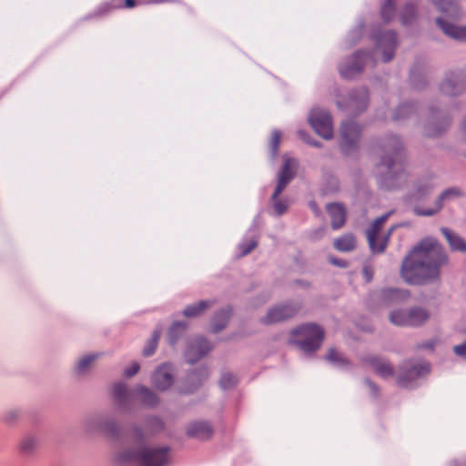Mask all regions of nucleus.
Returning <instances> with one entry per match:
<instances>
[{"label": "nucleus", "instance_id": "25", "mask_svg": "<svg viewBox=\"0 0 466 466\" xmlns=\"http://www.w3.org/2000/svg\"><path fill=\"white\" fill-rule=\"evenodd\" d=\"M161 336V329H156L148 340L147 346L143 350V355L149 357L153 355L157 348V344Z\"/></svg>", "mask_w": 466, "mask_h": 466}, {"label": "nucleus", "instance_id": "23", "mask_svg": "<svg viewBox=\"0 0 466 466\" xmlns=\"http://www.w3.org/2000/svg\"><path fill=\"white\" fill-rule=\"evenodd\" d=\"M204 356V347L200 341L196 342L194 345H190L186 352L187 362L194 364L196 361L200 360Z\"/></svg>", "mask_w": 466, "mask_h": 466}, {"label": "nucleus", "instance_id": "37", "mask_svg": "<svg viewBox=\"0 0 466 466\" xmlns=\"http://www.w3.org/2000/svg\"><path fill=\"white\" fill-rule=\"evenodd\" d=\"M442 90L448 95H457L462 89L457 87V84H451L450 81L443 84Z\"/></svg>", "mask_w": 466, "mask_h": 466}, {"label": "nucleus", "instance_id": "15", "mask_svg": "<svg viewBox=\"0 0 466 466\" xmlns=\"http://www.w3.org/2000/svg\"><path fill=\"white\" fill-rule=\"evenodd\" d=\"M173 383V375L167 365L160 366L153 375V384L160 390H165Z\"/></svg>", "mask_w": 466, "mask_h": 466}, {"label": "nucleus", "instance_id": "2", "mask_svg": "<svg viewBox=\"0 0 466 466\" xmlns=\"http://www.w3.org/2000/svg\"><path fill=\"white\" fill-rule=\"evenodd\" d=\"M168 461L169 449L167 447L127 449L116 456V461L119 464L136 463L138 466H167Z\"/></svg>", "mask_w": 466, "mask_h": 466}, {"label": "nucleus", "instance_id": "12", "mask_svg": "<svg viewBox=\"0 0 466 466\" xmlns=\"http://www.w3.org/2000/svg\"><path fill=\"white\" fill-rule=\"evenodd\" d=\"M299 308L295 304L279 305L271 308L262 321L265 324H273L281 320H285L295 316Z\"/></svg>", "mask_w": 466, "mask_h": 466}, {"label": "nucleus", "instance_id": "26", "mask_svg": "<svg viewBox=\"0 0 466 466\" xmlns=\"http://www.w3.org/2000/svg\"><path fill=\"white\" fill-rule=\"evenodd\" d=\"M432 185L430 183L420 184L414 193L410 197V201H419L425 198V197L430 193Z\"/></svg>", "mask_w": 466, "mask_h": 466}, {"label": "nucleus", "instance_id": "40", "mask_svg": "<svg viewBox=\"0 0 466 466\" xmlns=\"http://www.w3.org/2000/svg\"><path fill=\"white\" fill-rule=\"evenodd\" d=\"M203 430H204V426L201 422H199V423L191 425L187 430V433L190 436H194V435L201 432Z\"/></svg>", "mask_w": 466, "mask_h": 466}, {"label": "nucleus", "instance_id": "27", "mask_svg": "<svg viewBox=\"0 0 466 466\" xmlns=\"http://www.w3.org/2000/svg\"><path fill=\"white\" fill-rule=\"evenodd\" d=\"M429 371V365L426 363L419 364L408 368V374L405 376V380H412Z\"/></svg>", "mask_w": 466, "mask_h": 466}, {"label": "nucleus", "instance_id": "51", "mask_svg": "<svg viewBox=\"0 0 466 466\" xmlns=\"http://www.w3.org/2000/svg\"><path fill=\"white\" fill-rule=\"evenodd\" d=\"M400 117H402V116H400L399 114L395 116L396 119H399Z\"/></svg>", "mask_w": 466, "mask_h": 466}, {"label": "nucleus", "instance_id": "6", "mask_svg": "<svg viewBox=\"0 0 466 466\" xmlns=\"http://www.w3.org/2000/svg\"><path fill=\"white\" fill-rule=\"evenodd\" d=\"M295 167L296 161L292 158H287L279 173L278 185L273 194L274 208L278 215L283 214L288 208L287 202L278 198L292 179Z\"/></svg>", "mask_w": 466, "mask_h": 466}, {"label": "nucleus", "instance_id": "35", "mask_svg": "<svg viewBox=\"0 0 466 466\" xmlns=\"http://www.w3.org/2000/svg\"><path fill=\"white\" fill-rule=\"evenodd\" d=\"M36 445V441L32 437L25 438L20 443V449L24 452H30Z\"/></svg>", "mask_w": 466, "mask_h": 466}, {"label": "nucleus", "instance_id": "45", "mask_svg": "<svg viewBox=\"0 0 466 466\" xmlns=\"http://www.w3.org/2000/svg\"><path fill=\"white\" fill-rule=\"evenodd\" d=\"M299 137H300L301 139H303V140L307 141L308 143H309V144H313L311 141H309V140H308V139H307V137H306L307 136H306V133H305L304 131H299Z\"/></svg>", "mask_w": 466, "mask_h": 466}, {"label": "nucleus", "instance_id": "29", "mask_svg": "<svg viewBox=\"0 0 466 466\" xmlns=\"http://www.w3.org/2000/svg\"><path fill=\"white\" fill-rule=\"evenodd\" d=\"M238 381V380L237 376L230 372H224L221 376L219 383L223 389L227 390L235 387Z\"/></svg>", "mask_w": 466, "mask_h": 466}, {"label": "nucleus", "instance_id": "13", "mask_svg": "<svg viewBox=\"0 0 466 466\" xmlns=\"http://www.w3.org/2000/svg\"><path fill=\"white\" fill-rule=\"evenodd\" d=\"M396 44L397 36L393 31H386L378 38L377 46L379 49H382L384 62L392 59Z\"/></svg>", "mask_w": 466, "mask_h": 466}, {"label": "nucleus", "instance_id": "43", "mask_svg": "<svg viewBox=\"0 0 466 466\" xmlns=\"http://www.w3.org/2000/svg\"><path fill=\"white\" fill-rule=\"evenodd\" d=\"M135 5H136L135 0H125V3H124L125 7H127V8H132L135 6Z\"/></svg>", "mask_w": 466, "mask_h": 466}, {"label": "nucleus", "instance_id": "9", "mask_svg": "<svg viewBox=\"0 0 466 466\" xmlns=\"http://www.w3.org/2000/svg\"><path fill=\"white\" fill-rule=\"evenodd\" d=\"M389 216L390 214H387L376 219L367 232L370 247L374 252H383L387 247L388 238L380 236V232Z\"/></svg>", "mask_w": 466, "mask_h": 466}, {"label": "nucleus", "instance_id": "11", "mask_svg": "<svg viewBox=\"0 0 466 466\" xmlns=\"http://www.w3.org/2000/svg\"><path fill=\"white\" fill-rule=\"evenodd\" d=\"M370 57V54L367 52H357L349 61L343 63L339 67L340 75L345 78H351L355 75L361 72L366 63V60Z\"/></svg>", "mask_w": 466, "mask_h": 466}, {"label": "nucleus", "instance_id": "5", "mask_svg": "<svg viewBox=\"0 0 466 466\" xmlns=\"http://www.w3.org/2000/svg\"><path fill=\"white\" fill-rule=\"evenodd\" d=\"M112 394L115 401L119 406H126L130 403L133 395L140 397L141 401L146 405H155L157 402V395L148 388L144 386H137L133 390H129L126 384L119 382L114 384L112 388Z\"/></svg>", "mask_w": 466, "mask_h": 466}, {"label": "nucleus", "instance_id": "17", "mask_svg": "<svg viewBox=\"0 0 466 466\" xmlns=\"http://www.w3.org/2000/svg\"><path fill=\"white\" fill-rule=\"evenodd\" d=\"M328 213L331 218V224L334 229H338L344 225L346 212L339 204H330L327 207Z\"/></svg>", "mask_w": 466, "mask_h": 466}, {"label": "nucleus", "instance_id": "42", "mask_svg": "<svg viewBox=\"0 0 466 466\" xmlns=\"http://www.w3.org/2000/svg\"><path fill=\"white\" fill-rule=\"evenodd\" d=\"M330 262L334 265H337V266H339V267H346L347 266V263L343 260H339V259H336L334 258H329Z\"/></svg>", "mask_w": 466, "mask_h": 466}, {"label": "nucleus", "instance_id": "44", "mask_svg": "<svg viewBox=\"0 0 466 466\" xmlns=\"http://www.w3.org/2000/svg\"><path fill=\"white\" fill-rule=\"evenodd\" d=\"M363 272H364V275H365V277L367 279V281H370V279L372 278L370 270L368 268H365Z\"/></svg>", "mask_w": 466, "mask_h": 466}, {"label": "nucleus", "instance_id": "31", "mask_svg": "<svg viewBox=\"0 0 466 466\" xmlns=\"http://www.w3.org/2000/svg\"><path fill=\"white\" fill-rule=\"evenodd\" d=\"M368 103V94L366 90H361L360 96L359 98L352 97L350 98V107L357 106L358 108H360L361 110L365 109Z\"/></svg>", "mask_w": 466, "mask_h": 466}, {"label": "nucleus", "instance_id": "38", "mask_svg": "<svg viewBox=\"0 0 466 466\" xmlns=\"http://www.w3.org/2000/svg\"><path fill=\"white\" fill-rule=\"evenodd\" d=\"M415 15V8L413 5H407L405 7L404 13L402 14V22L404 24H409L410 22L411 17Z\"/></svg>", "mask_w": 466, "mask_h": 466}, {"label": "nucleus", "instance_id": "50", "mask_svg": "<svg viewBox=\"0 0 466 466\" xmlns=\"http://www.w3.org/2000/svg\"><path fill=\"white\" fill-rule=\"evenodd\" d=\"M164 0H149L148 2L149 3H161L163 2Z\"/></svg>", "mask_w": 466, "mask_h": 466}, {"label": "nucleus", "instance_id": "47", "mask_svg": "<svg viewBox=\"0 0 466 466\" xmlns=\"http://www.w3.org/2000/svg\"><path fill=\"white\" fill-rule=\"evenodd\" d=\"M452 466H466V461L454 462Z\"/></svg>", "mask_w": 466, "mask_h": 466}, {"label": "nucleus", "instance_id": "7", "mask_svg": "<svg viewBox=\"0 0 466 466\" xmlns=\"http://www.w3.org/2000/svg\"><path fill=\"white\" fill-rule=\"evenodd\" d=\"M428 319L429 313L422 308L394 310L390 315V322L397 326H419Z\"/></svg>", "mask_w": 466, "mask_h": 466}, {"label": "nucleus", "instance_id": "39", "mask_svg": "<svg viewBox=\"0 0 466 466\" xmlns=\"http://www.w3.org/2000/svg\"><path fill=\"white\" fill-rule=\"evenodd\" d=\"M139 369V364L137 362H133L131 366L125 370L124 374L126 377H132L138 372Z\"/></svg>", "mask_w": 466, "mask_h": 466}, {"label": "nucleus", "instance_id": "34", "mask_svg": "<svg viewBox=\"0 0 466 466\" xmlns=\"http://www.w3.org/2000/svg\"><path fill=\"white\" fill-rule=\"evenodd\" d=\"M394 2L395 0H385L381 8V15L385 20H390L394 14Z\"/></svg>", "mask_w": 466, "mask_h": 466}, {"label": "nucleus", "instance_id": "18", "mask_svg": "<svg viewBox=\"0 0 466 466\" xmlns=\"http://www.w3.org/2000/svg\"><path fill=\"white\" fill-rule=\"evenodd\" d=\"M370 366L378 375L387 378L393 374V369L391 365L386 360L373 357L370 360Z\"/></svg>", "mask_w": 466, "mask_h": 466}, {"label": "nucleus", "instance_id": "22", "mask_svg": "<svg viewBox=\"0 0 466 466\" xmlns=\"http://www.w3.org/2000/svg\"><path fill=\"white\" fill-rule=\"evenodd\" d=\"M187 325L181 321H175L168 329V341L170 344H175L177 340L184 334Z\"/></svg>", "mask_w": 466, "mask_h": 466}, {"label": "nucleus", "instance_id": "49", "mask_svg": "<svg viewBox=\"0 0 466 466\" xmlns=\"http://www.w3.org/2000/svg\"><path fill=\"white\" fill-rule=\"evenodd\" d=\"M400 110H405V111H407V112H408V111H410V106H402V107L400 108Z\"/></svg>", "mask_w": 466, "mask_h": 466}, {"label": "nucleus", "instance_id": "41", "mask_svg": "<svg viewBox=\"0 0 466 466\" xmlns=\"http://www.w3.org/2000/svg\"><path fill=\"white\" fill-rule=\"evenodd\" d=\"M454 352L459 356L466 358V342L464 344L455 346Z\"/></svg>", "mask_w": 466, "mask_h": 466}, {"label": "nucleus", "instance_id": "36", "mask_svg": "<svg viewBox=\"0 0 466 466\" xmlns=\"http://www.w3.org/2000/svg\"><path fill=\"white\" fill-rule=\"evenodd\" d=\"M282 135L279 131H274L271 137V148L274 155L278 154Z\"/></svg>", "mask_w": 466, "mask_h": 466}, {"label": "nucleus", "instance_id": "19", "mask_svg": "<svg viewBox=\"0 0 466 466\" xmlns=\"http://www.w3.org/2000/svg\"><path fill=\"white\" fill-rule=\"evenodd\" d=\"M436 6L447 16L452 19L459 17L460 10L456 2L453 0H435Z\"/></svg>", "mask_w": 466, "mask_h": 466}, {"label": "nucleus", "instance_id": "14", "mask_svg": "<svg viewBox=\"0 0 466 466\" xmlns=\"http://www.w3.org/2000/svg\"><path fill=\"white\" fill-rule=\"evenodd\" d=\"M461 196V192L459 189L457 188H450L446 191H444L441 197L439 198L438 201L435 203L434 207L433 208H421L419 206H416L414 208V211L417 215H421V216H431L435 213H437L442 207V204L441 202L446 200V199H449V198H455V197H459Z\"/></svg>", "mask_w": 466, "mask_h": 466}, {"label": "nucleus", "instance_id": "33", "mask_svg": "<svg viewBox=\"0 0 466 466\" xmlns=\"http://www.w3.org/2000/svg\"><path fill=\"white\" fill-rule=\"evenodd\" d=\"M258 245L256 238L245 240L239 245L240 256H246L250 253Z\"/></svg>", "mask_w": 466, "mask_h": 466}, {"label": "nucleus", "instance_id": "1", "mask_svg": "<svg viewBox=\"0 0 466 466\" xmlns=\"http://www.w3.org/2000/svg\"><path fill=\"white\" fill-rule=\"evenodd\" d=\"M445 261L441 246L433 238H425L404 259L401 276L409 283L420 284L438 277Z\"/></svg>", "mask_w": 466, "mask_h": 466}, {"label": "nucleus", "instance_id": "24", "mask_svg": "<svg viewBox=\"0 0 466 466\" xmlns=\"http://www.w3.org/2000/svg\"><path fill=\"white\" fill-rule=\"evenodd\" d=\"M230 309L227 308L226 309H223L219 314L217 315L216 319L213 320L211 325V328L214 332H218L226 326L230 317Z\"/></svg>", "mask_w": 466, "mask_h": 466}, {"label": "nucleus", "instance_id": "4", "mask_svg": "<svg viewBox=\"0 0 466 466\" xmlns=\"http://www.w3.org/2000/svg\"><path fill=\"white\" fill-rule=\"evenodd\" d=\"M323 339V329L319 326L311 323L298 327L290 334V342L306 353L318 350Z\"/></svg>", "mask_w": 466, "mask_h": 466}, {"label": "nucleus", "instance_id": "48", "mask_svg": "<svg viewBox=\"0 0 466 466\" xmlns=\"http://www.w3.org/2000/svg\"><path fill=\"white\" fill-rule=\"evenodd\" d=\"M441 133V131H436V132H431V131H429V135L430 136H438Z\"/></svg>", "mask_w": 466, "mask_h": 466}, {"label": "nucleus", "instance_id": "21", "mask_svg": "<svg viewBox=\"0 0 466 466\" xmlns=\"http://www.w3.org/2000/svg\"><path fill=\"white\" fill-rule=\"evenodd\" d=\"M441 231L443 235L446 237L452 249L460 251L466 250V243L461 238L453 234L447 228H442Z\"/></svg>", "mask_w": 466, "mask_h": 466}, {"label": "nucleus", "instance_id": "30", "mask_svg": "<svg viewBox=\"0 0 466 466\" xmlns=\"http://www.w3.org/2000/svg\"><path fill=\"white\" fill-rule=\"evenodd\" d=\"M327 360L338 365H344L347 363L343 354L335 349H330L327 354Z\"/></svg>", "mask_w": 466, "mask_h": 466}, {"label": "nucleus", "instance_id": "3", "mask_svg": "<svg viewBox=\"0 0 466 466\" xmlns=\"http://www.w3.org/2000/svg\"><path fill=\"white\" fill-rule=\"evenodd\" d=\"M382 166L387 169L382 185L387 188L398 187L404 180L402 145L398 137L392 140V152L390 156L382 160Z\"/></svg>", "mask_w": 466, "mask_h": 466}, {"label": "nucleus", "instance_id": "46", "mask_svg": "<svg viewBox=\"0 0 466 466\" xmlns=\"http://www.w3.org/2000/svg\"><path fill=\"white\" fill-rule=\"evenodd\" d=\"M205 431H206V440H207L209 437L210 432H211L210 428L207 424H206Z\"/></svg>", "mask_w": 466, "mask_h": 466}, {"label": "nucleus", "instance_id": "8", "mask_svg": "<svg viewBox=\"0 0 466 466\" xmlns=\"http://www.w3.org/2000/svg\"><path fill=\"white\" fill-rule=\"evenodd\" d=\"M309 121L318 135L325 139L332 137V119L329 112L319 108L313 109L309 115Z\"/></svg>", "mask_w": 466, "mask_h": 466}, {"label": "nucleus", "instance_id": "20", "mask_svg": "<svg viewBox=\"0 0 466 466\" xmlns=\"http://www.w3.org/2000/svg\"><path fill=\"white\" fill-rule=\"evenodd\" d=\"M334 247L339 251H351L356 248L355 238L349 234L335 239Z\"/></svg>", "mask_w": 466, "mask_h": 466}, {"label": "nucleus", "instance_id": "32", "mask_svg": "<svg viewBox=\"0 0 466 466\" xmlns=\"http://www.w3.org/2000/svg\"><path fill=\"white\" fill-rule=\"evenodd\" d=\"M96 358L97 355H87L82 358L77 363L76 372H85Z\"/></svg>", "mask_w": 466, "mask_h": 466}, {"label": "nucleus", "instance_id": "16", "mask_svg": "<svg viewBox=\"0 0 466 466\" xmlns=\"http://www.w3.org/2000/svg\"><path fill=\"white\" fill-rule=\"evenodd\" d=\"M437 24L440 28L449 36L456 40H466V27H459L444 18H438Z\"/></svg>", "mask_w": 466, "mask_h": 466}, {"label": "nucleus", "instance_id": "28", "mask_svg": "<svg viewBox=\"0 0 466 466\" xmlns=\"http://www.w3.org/2000/svg\"><path fill=\"white\" fill-rule=\"evenodd\" d=\"M204 310V300H200L196 304L188 305L185 308L183 315L187 318H193L200 315Z\"/></svg>", "mask_w": 466, "mask_h": 466}, {"label": "nucleus", "instance_id": "10", "mask_svg": "<svg viewBox=\"0 0 466 466\" xmlns=\"http://www.w3.org/2000/svg\"><path fill=\"white\" fill-rule=\"evenodd\" d=\"M361 129L354 121L344 122L340 128L341 147L349 152L357 147Z\"/></svg>", "mask_w": 466, "mask_h": 466}]
</instances>
